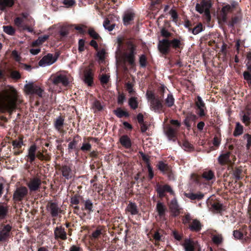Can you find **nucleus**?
Returning a JSON list of instances; mask_svg holds the SVG:
<instances>
[{
  "label": "nucleus",
  "mask_w": 251,
  "mask_h": 251,
  "mask_svg": "<svg viewBox=\"0 0 251 251\" xmlns=\"http://www.w3.org/2000/svg\"><path fill=\"white\" fill-rule=\"evenodd\" d=\"M29 16V14L27 12H22L20 14V16L16 17L14 20V25L18 27H21L23 26V24L24 22V20L27 19Z\"/></svg>",
  "instance_id": "c85d7f7f"
},
{
  "label": "nucleus",
  "mask_w": 251,
  "mask_h": 251,
  "mask_svg": "<svg viewBox=\"0 0 251 251\" xmlns=\"http://www.w3.org/2000/svg\"><path fill=\"white\" fill-rule=\"evenodd\" d=\"M182 223L185 225H188V228L190 230L194 232L201 231L202 226L200 220L192 218L189 213L185 214L183 217Z\"/></svg>",
  "instance_id": "0eeeda50"
},
{
  "label": "nucleus",
  "mask_w": 251,
  "mask_h": 251,
  "mask_svg": "<svg viewBox=\"0 0 251 251\" xmlns=\"http://www.w3.org/2000/svg\"><path fill=\"white\" fill-rule=\"evenodd\" d=\"M135 17V14L132 10L126 11L123 17L124 25L127 26L131 24Z\"/></svg>",
  "instance_id": "5701e85b"
},
{
  "label": "nucleus",
  "mask_w": 251,
  "mask_h": 251,
  "mask_svg": "<svg viewBox=\"0 0 251 251\" xmlns=\"http://www.w3.org/2000/svg\"><path fill=\"white\" fill-rule=\"evenodd\" d=\"M26 184L30 191H36L40 186L41 180L37 177L33 178L30 179Z\"/></svg>",
  "instance_id": "cd10ccee"
},
{
  "label": "nucleus",
  "mask_w": 251,
  "mask_h": 251,
  "mask_svg": "<svg viewBox=\"0 0 251 251\" xmlns=\"http://www.w3.org/2000/svg\"><path fill=\"white\" fill-rule=\"evenodd\" d=\"M26 158L27 162L29 163V165L26 164L28 172L34 171V168H35V172H38L39 167L36 165L37 162L36 159L49 161L50 159V156L44 155V151L40 150L35 144H33L29 147ZM39 172H41V171H39Z\"/></svg>",
  "instance_id": "7ed1b4c3"
},
{
  "label": "nucleus",
  "mask_w": 251,
  "mask_h": 251,
  "mask_svg": "<svg viewBox=\"0 0 251 251\" xmlns=\"http://www.w3.org/2000/svg\"><path fill=\"white\" fill-rule=\"evenodd\" d=\"M51 80L52 83L56 86L61 84L63 86H67L69 83L68 77L62 74L56 75L52 76Z\"/></svg>",
  "instance_id": "dca6fc26"
},
{
  "label": "nucleus",
  "mask_w": 251,
  "mask_h": 251,
  "mask_svg": "<svg viewBox=\"0 0 251 251\" xmlns=\"http://www.w3.org/2000/svg\"><path fill=\"white\" fill-rule=\"evenodd\" d=\"M128 104L131 109H136L137 108L138 106V98L131 97L128 100Z\"/></svg>",
  "instance_id": "8fccbe9b"
},
{
  "label": "nucleus",
  "mask_w": 251,
  "mask_h": 251,
  "mask_svg": "<svg viewBox=\"0 0 251 251\" xmlns=\"http://www.w3.org/2000/svg\"><path fill=\"white\" fill-rule=\"evenodd\" d=\"M189 30H191V29H189ZM203 30V27L202 26V25L201 23H199L197 25H196L194 28L192 29V32L193 34H197L200 32L202 31Z\"/></svg>",
  "instance_id": "4d7b16f0"
},
{
  "label": "nucleus",
  "mask_w": 251,
  "mask_h": 251,
  "mask_svg": "<svg viewBox=\"0 0 251 251\" xmlns=\"http://www.w3.org/2000/svg\"><path fill=\"white\" fill-rule=\"evenodd\" d=\"M156 167L158 170L164 172L169 170V166L163 161H159L156 165Z\"/></svg>",
  "instance_id": "09e8293b"
},
{
  "label": "nucleus",
  "mask_w": 251,
  "mask_h": 251,
  "mask_svg": "<svg viewBox=\"0 0 251 251\" xmlns=\"http://www.w3.org/2000/svg\"><path fill=\"white\" fill-rule=\"evenodd\" d=\"M250 117L249 112L245 114L242 118V121L245 124L246 126H249L250 124Z\"/></svg>",
  "instance_id": "0e129e2a"
},
{
  "label": "nucleus",
  "mask_w": 251,
  "mask_h": 251,
  "mask_svg": "<svg viewBox=\"0 0 251 251\" xmlns=\"http://www.w3.org/2000/svg\"><path fill=\"white\" fill-rule=\"evenodd\" d=\"M241 19V17L239 15H235L232 17L230 20H229L228 22L227 21V25L233 27L235 26V25L239 23Z\"/></svg>",
  "instance_id": "49530a36"
},
{
  "label": "nucleus",
  "mask_w": 251,
  "mask_h": 251,
  "mask_svg": "<svg viewBox=\"0 0 251 251\" xmlns=\"http://www.w3.org/2000/svg\"><path fill=\"white\" fill-rule=\"evenodd\" d=\"M219 136L217 135H215L213 139V144L214 146H215L216 148H218L220 145L221 144V134L219 133Z\"/></svg>",
  "instance_id": "338daca9"
},
{
  "label": "nucleus",
  "mask_w": 251,
  "mask_h": 251,
  "mask_svg": "<svg viewBox=\"0 0 251 251\" xmlns=\"http://www.w3.org/2000/svg\"><path fill=\"white\" fill-rule=\"evenodd\" d=\"M80 202L79 196L77 195H75L74 196L71 197L70 203L71 205H77Z\"/></svg>",
  "instance_id": "69168bd1"
},
{
  "label": "nucleus",
  "mask_w": 251,
  "mask_h": 251,
  "mask_svg": "<svg viewBox=\"0 0 251 251\" xmlns=\"http://www.w3.org/2000/svg\"><path fill=\"white\" fill-rule=\"evenodd\" d=\"M105 231V227L103 226H98L96 227V230L89 235L90 238L92 241H96L100 238Z\"/></svg>",
  "instance_id": "a878e982"
},
{
  "label": "nucleus",
  "mask_w": 251,
  "mask_h": 251,
  "mask_svg": "<svg viewBox=\"0 0 251 251\" xmlns=\"http://www.w3.org/2000/svg\"><path fill=\"white\" fill-rule=\"evenodd\" d=\"M10 77L17 81V80L20 79L22 76L19 71L17 70H11L10 71Z\"/></svg>",
  "instance_id": "5fc2aeb1"
},
{
  "label": "nucleus",
  "mask_w": 251,
  "mask_h": 251,
  "mask_svg": "<svg viewBox=\"0 0 251 251\" xmlns=\"http://www.w3.org/2000/svg\"><path fill=\"white\" fill-rule=\"evenodd\" d=\"M126 100V97L124 93L118 92L117 97V103L122 106L124 103V101Z\"/></svg>",
  "instance_id": "13d9d810"
},
{
  "label": "nucleus",
  "mask_w": 251,
  "mask_h": 251,
  "mask_svg": "<svg viewBox=\"0 0 251 251\" xmlns=\"http://www.w3.org/2000/svg\"><path fill=\"white\" fill-rule=\"evenodd\" d=\"M14 3V0H0V10L6 11L7 8L12 7Z\"/></svg>",
  "instance_id": "58836bf2"
},
{
  "label": "nucleus",
  "mask_w": 251,
  "mask_h": 251,
  "mask_svg": "<svg viewBox=\"0 0 251 251\" xmlns=\"http://www.w3.org/2000/svg\"><path fill=\"white\" fill-rule=\"evenodd\" d=\"M139 63L141 68H145L148 64L147 58L145 54H143L139 56Z\"/></svg>",
  "instance_id": "603ef678"
},
{
  "label": "nucleus",
  "mask_w": 251,
  "mask_h": 251,
  "mask_svg": "<svg viewBox=\"0 0 251 251\" xmlns=\"http://www.w3.org/2000/svg\"><path fill=\"white\" fill-rule=\"evenodd\" d=\"M201 174V176L199 174H192L191 176L192 179L197 183H205L206 181L214 179V174Z\"/></svg>",
  "instance_id": "2eb2a0df"
},
{
  "label": "nucleus",
  "mask_w": 251,
  "mask_h": 251,
  "mask_svg": "<svg viewBox=\"0 0 251 251\" xmlns=\"http://www.w3.org/2000/svg\"><path fill=\"white\" fill-rule=\"evenodd\" d=\"M207 203L214 212L221 213L226 210V206L224 205L219 201L209 199Z\"/></svg>",
  "instance_id": "4468645a"
},
{
  "label": "nucleus",
  "mask_w": 251,
  "mask_h": 251,
  "mask_svg": "<svg viewBox=\"0 0 251 251\" xmlns=\"http://www.w3.org/2000/svg\"><path fill=\"white\" fill-rule=\"evenodd\" d=\"M25 89L28 94H35L40 98L43 97V93L44 92L43 89L34 83L31 82L25 85Z\"/></svg>",
  "instance_id": "9b49d317"
},
{
  "label": "nucleus",
  "mask_w": 251,
  "mask_h": 251,
  "mask_svg": "<svg viewBox=\"0 0 251 251\" xmlns=\"http://www.w3.org/2000/svg\"><path fill=\"white\" fill-rule=\"evenodd\" d=\"M175 104V99L172 93H169L167 95V98L164 101V108L162 110L160 113H164L165 111L166 107H172Z\"/></svg>",
  "instance_id": "473e14b6"
},
{
  "label": "nucleus",
  "mask_w": 251,
  "mask_h": 251,
  "mask_svg": "<svg viewBox=\"0 0 251 251\" xmlns=\"http://www.w3.org/2000/svg\"><path fill=\"white\" fill-rule=\"evenodd\" d=\"M172 235L175 239L178 241L182 240L183 237V234L176 230L172 231Z\"/></svg>",
  "instance_id": "6e6d98bb"
},
{
  "label": "nucleus",
  "mask_w": 251,
  "mask_h": 251,
  "mask_svg": "<svg viewBox=\"0 0 251 251\" xmlns=\"http://www.w3.org/2000/svg\"><path fill=\"white\" fill-rule=\"evenodd\" d=\"M157 191L159 197H160L165 196V192L170 193L171 194L173 193L172 188L168 185L159 186L157 189Z\"/></svg>",
  "instance_id": "c9c22d12"
},
{
  "label": "nucleus",
  "mask_w": 251,
  "mask_h": 251,
  "mask_svg": "<svg viewBox=\"0 0 251 251\" xmlns=\"http://www.w3.org/2000/svg\"><path fill=\"white\" fill-rule=\"evenodd\" d=\"M170 122L171 125H167L164 128L165 134L170 141L175 142L181 126V123L176 120H171Z\"/></svg>",
  "instance_id": "423d86ee"
},
{
  "label": "nucleus",
  "mask_w": 251,
  "mask_h": 251,
  "mask_svg": "<svg viewBox=\"0 0 251 251\" xmlns=\"http://www.w3.org/2000/svg\"><path fill=\"white\" fill-rule=\"evenodd\" d=\"M196 116L195 115H187L185 117L184 123L187 129H190L192 126V123L196 120Z\"/></svg>",
  "instance_id": "a19ab883"
},
{
  "label": "nucleus",
  "mask_w": 251,
  "mask_h": 251,
  "mask_svg": "<svg viewBox=\"0 0 251 251\" xmlns=\"http://www.w3.org/2000/svg\"><path fill=\"white\" fill-rule=\"evenodd\" d=\"M243 133V126L239 123H236L234 131L233 132V135L234 137H237L242 134Z\"/></svg>",
  "instance_id": "c03bdc74"
},
{
  "label": "nucleus",
  "mask_w": 251,
  "mask_h": 251,
  "mask_svg": "<svg viewBox=\"0 0 251 251\" xmlns=\"http://www.w3.org/2000/svg\"><path fill=\"white\" fill-rule=\"evenodd\" d=\"M7 88L0 92V111L12 114L17 107L18 94L13 86L7 85Z\"/></svg>",
  "instance_id": "f03ea898"
},
{
  "label": "nucleus",
  "mask_w": 251,
  "mask_h": 251,
  "mask_svg": "<svg viewBox=\"0 0 251 251\" xmlns=\"http://www.w3.org/2000/svg\"><path fill=\"white\" fill-rule=\"evenodd\" d=\"M156 209L158 212V215L160 218H162L165 216L166 208L163 203L158 202L156 205Z\"/></svg>",
  "instance_id": "37998d69"
},
{
  "label": "nucleus",
  "mask_w": 251,
  "mask_h": 251,
  "mask_svg": "<svg viewBox=\"0 0 251 251\" xmlns=\"http://www.w3.org/2000/svg\"><path fill=\"white\" fill-rule=\"evenodd\" d=\"M121 144L126 149H130L131 147V139L127 135L122 136L119 139Z\"/></svg>",
  "instance_id": "f704fd0d"
},
{
  "label": "nucleus",
  "mask_w": 251,
  "mask_h": 251,
  "mask_svg": "<svg viewBox=\"0 0 251 251\" xmlns=\"http://www.w3.org/2000/svg\"><path fill=\"white\" fill-rule=\"evenodd\" d=\"M247 226H244L240 230H234L233 231V236L234 238L236 239H242L243 238L244 234L245 235H247Z\"/></svg>",
  "instance_id": "4c0bfd02"
},
{
  "label": "nucleus",
  "mask_w": 251,
  "mask_h": 251,
  "mask_svg": "<svg viewBox=\"0 0 251 251\" xmlns=\"http://www.w3.org/2000/svg\"><path fill=\"white\" fill-rule=\"evenodd\" d=\"M243 137L244 139H246L247 143L246 145V148L248 150L250 149L251 147V135L246 133L244 135Z\"/></svg>",
  "instance_id": "774afa93"
},
{
  "label": "nucleus",
  "mask_w": 251,
  "mask_h": 251,
  "mask_svg": "<svg viewBox=\"0 0 251 251\" xmlns=\"http://www.w3.org/2000/svg\"><path fill=\"white\" fill-rule=\"evenodd\" d=\"M12 227L11 225L7 224L3 225L0 230V241L6 242L10 236V232Z\"/></svg>",
  "instance_id": "6ab92c4d"
},
{
  "label": "nucleus",
  "mask_w": 251,
  "mask_h": 251,
  "mask_svg": "<svg viewBox=\"0 0 251 251\" xmlns=\"http://www.w3.org/2000/svg\"><path fill=\"white\" fill-rule=\"evenodd\" d=\"M159 94L155 95L151 91H148L146 93L147 99L150 100L151 109L155 112L160 113L164 108V97L165 87L161 86L158 89Z\"/></svg>",
  "instance_id": "20e7f679"
},
{
  "label": "nucleus",
  "mask_w": 251,
  "mask_h": 251,
  "mask_svg": "<svg viewBox=\"0 0 251 251\" xmlns=\"http://www.w3.org/2000/svg\"><path fill=\"white\" fill-rule=\"evenodd\" d=\"M94 72L90 67H86L83 71V81L88 86L94 84Z\"/></svg>",
  "instance_id": "f3484780"
},
{
  "label": "nucleus",
  "mask_w": 251,
  "mask_h": 251,
  "mask_svg": "<svg viewBox=\"0 0 251 251\" xmlns=\"http://www.w3.org/2000/svg\"><path fill=\"white\" fill-rule=\"evenodd\" d=\"M24 136L23 135H20L18 137V139H11L9 143H12V145H13V153L14 155H19L23 152V151L22 150V147L24 145Z\"/></svg>",
  "instance_id": "ddd939ff"
},
{
  "label": "nucleus",
  "mask_w": 251,
  "mask_h": 251,
  "mask_svg": "<svg viewBox=\"0 0 251 251\" xmlns=\"http://www.w3.org/2000/svg\"><path fill=\"white\" fill-rule=\"evenodd\" d=\"M57 58H54L53 54L48 53L45 55L39 62L40 66H45L47 65H50L53 64L56 60Z\"/></svg>",
  "instance_id": "b1692460"
},
{
  "label": "nucleus",
  "mask_w": 251,
  "mask_h": 251,
  "mask_svg": "<svg viewBox=\"0 0 251 251\" xmlns=\"http://www.w3.org/2000/svg\"><path fill=\"white\" fill-rule=\"evenodd\" d=\"M84 202V208H82V210H85L87 211L88 214L94 211L93 209V203L90 199H87L86 201H83Z\"/></svg>",
  "instance_id": "ea45409f"
},
{
  "label": "nucleus",
  "mask_w": 251,
  "mask_h": 251,
  "mask_svg": "<svg viewBox=\"0 0 251 251\" xmlns=\"http://www.w3.org/2000/svg\"><path fill=\"white\" fill-rule=\"evenodd\" d=\"M103 25L105 29L108 30L109 31H111L115 27V24H110V21L108 19H106L104 20Z\"/></svg>",
  "instance_id": "864d4df0"
},
{
  "label": "nucleus",
  "mask_w": 251,
  "mask_h": 251,
  "mask_svg": "<svg viewBox=\"0 0 251 251\" xmlns=\"http://www.w3.org/2000/svg\"><path fill=\"white\" fill-rule=\"evenodd\" d=\"M88 34L90 36L93 38L94 40H98L100 38V35L92 28L88 29Z\"/></svg>",
  "instance_id": "e2e57ef3"
},
{
  "label": "nucleus",
  "mask_w": 251,
  "mask_h": 251,
  "mask_svg": "<svg viewBox=\"0 0 251 251\" xmlns=\"http://www.w3.org/2000/svg\"><path fill=\"white\" fill-rule=\"evenodd\" d=\"M126 90L130 94L131 96L135 95L136 92L133 89V84L130 82H127L126 84Z\"/></svg>",
  "instance_id": "052dcab7"
},
{
  "label": "nucleus",
  "mask_w": 251,
  "mask_h": 251,
  "mask_svg": "<svg viewBox=\"0 0 251 251\" xmlns=\"http://www.w3.org/2000/svg\"><path fill=\"white\" fill-rule=\"evenodd\" d=\"M182 146L185 151H194V146L190 143L188 141L184 140L182 142Z\"/></svg>",
  "instance_id": "bf43d9fd"
},
{
  "label": "nucleus",
  "mask_w": 251,
  "mask_h": 251,
  "mask_svg": "<svg viewBox=\"0 0 251 251\" xmlns=\"http://www.w3.org/2000/svg\"><path fill=\"white\" fill-rule=\"evenodd\" d=\"M195 104L200 110L199 115L201 117L205 115L204 109L206 108L204 102L200 96H198L195 100Z\"/></svg>",
  "instance_id": "c756f323"
},
{
  "label": "nucleus",
  "mask_w": 251,
  "mask_h": 251,
  "mask_svg": "<svg viewBox=\"0 0 251 251\" xmlns=\"http://www.w3.org/2000/svg\"><path fill=\"white\" fill-rule=\"evenodd\" d=\"M47 210L52 217H56L61 210L56 202L49 201L47 204Z\"/></svg>",
  "instance_id": "412c9836"
},
{
  "label": "nucleus",
  "mask_w": 251,
  "mask_h": 251,
  "mask_svg": "<svg viewBox=\"0 0 251 251\" xmlns=\"http://www.w3.org/2000/svg\"><path fill=\"white\" fill-rule=\"evenodd\" d=\"M182 246L185 251H201L200 243L192 239H185Z\"/></svg>",
  "instance_id": "f8f14e48"
},
{
  "label": "nucleus",
  "mask_w": 251,
  "mask_h": 251,
  "mask_svg": "<svg viewBox=\"0 0 251 251\" xmlns=\"http://www.w3.org/2000/svg\"><path fill=\"white\" fill-rule=\"evenodd\" d=\"M137 46L131 41L126 42V49L123 54L124 62L127 63L131 68H135Z\"/></svg>",
  "instance_id": "39448f33"
},
{
  "label": "nucleus",
  "mask_w": 251,
  "mask_h": 251,
  "mask_svg": "<svg viewBox=\"0 0 251 251\" xmlns=\"http://www.w3.org/2000/svg\"><path fill=\"white\" fill-rule=\"evenodd\" d=\"M160 33L162 36L165 38L159 40L158 43V49L160 53L166 55L169 54L172 50H174L176 53L181 52L185 46L184 40L181 37L169 39L172 34L165 27L161 30Z\"/></svg>",
  "instance_id": "f257e3e1"
},
{
  "label": "nucleus",
  "mask_w": 251,
  "mask_h": 251,
  "mask_svg": "<svg viewBox=\"0 0 251 251\" xmlns=\"http://www.w3.org/2000/svg\"><path fill=\"white\" fill-rule=\"evenodd\" d=\"M8 209L6 206L2 203H0V219L5 218L8 214Z\"/></svg>",
  "instance_id": "de8ad7c7"
},
{
  "label": "nucleus",
  "mask_w": 251,
  "mask_h": 251,
  "mask_svg": "<svg viewBox=\"0 0 251 251\" xmlns=\"http://www.w3.org/2000/svg\"><path fill=\"white\" fill-rule=\"evenodd\" d=\"M28 189L25 186H20L16 188L13 192V200L15 202L22 201L27 197Z\"/></svg>",
  "instance_id": "9d476101"
},
{
  "label": "nucleus",
  "mask_w": 251,
  "mask_h": 251,
  "mask_svg": "<svg viewBox=\"0 0 251 251\" xmlns=\"http://www.w3.org/2000/svg\"><path fill=\"white\" fill-rule=\"evenodd\" d=\"M81 138L78 135L74 136L73 141L68 144V150L69 152H71L72 150H77V145L81 141Z\"/></svg>",
  "instance_id": "7c9ffc66"
},
{
  "label": "nucleus",
  "mask_w": 251,
  "mask_h": 251,
  "mask_svg": "<svg viewBox=\"0 0 251 251\" xmlns=\"http://www.w3.org/2000/svg\"><path fill=\"white\" fill-rule=\"evenodd\" d=\"M110 80V76L106 75H102L100 78L101 85L104 87V85L107 84Z\"/></svg>",
  "instance_id": "680f3d73"
},
{
  "label": "nucleus",
  "mask_w": 251,
  "mask_h": 251,
  "mask_svg": "<svg viewBox=\"0 0 251 251\" xmlns=\"http://www.w3.org/2000/svg\"><path fill=\"white\" fill-rule=\"evenodd\" d=\"M113 113L119 119L123 118V117L128 118L130 116L129 113L122 107H117L113 110Z\"/></svg>",
  "instance_id": "2f4dec72"
},
{
  "label": "nucleus",
  "mask_w": 251,
  "mask_h": 251,
  "mask_svg": "<svg viewBox=\"0 0 251 251\" xmlns=\"http://www.w3.org/2000/svg\"><path fill=\"white\" fill-rule=\"evenodd\" d=\"M3 30L4 32L10 35H14L16 32V29L12 25H3Z\"/></svg>",
  "instance_id": "3c124183"
},
{
  "label": "nucleus",
  "mask_w": 251,
  "mask_h": 251,
  "mask_svg": "<svg viewBox=\"0 0 251 251\" xmlns=\"http://www.w3.org/2000/svg\"><path fill=\"white\" fill-rule=\"evenodd\" d=\"M64 118L63 116H59L54 120V127L60 133H64L63 129L64 125Z\"/></svg>",
  "instance_id": "bb28decb"
},
{
  "label": "nucleus",
  "mask_w": 251,
  "mask_h": 251,
  "mask_svg": "<svg viewBox=\"0 0 251 251\" xmlns=\"http://www.w3.org/2000/svg\"><path fill=\"white\" fill-rule=\"evenodd\" d=\"M235 4L232 3L231 5L226 4L224 6L221 10L222 20L224 23H227L228 14L232 13L235 7Z\"/></svg>",
  "instance_id": "aec40b11"
},
{
  "label": "nucleus",
  "mask_w": 251,
  "mask_h": 251,
  "mask_svg": "<svg viewBox=\"0 0 251 251\" xmlns=\"http://www.w3.org/2000/svg\"><path fill=\"white\" fill-rule=\"evenodd\" d=\"M184 195L189 198L191 201H201L204 197V195L199 192L198 193H193L191 191H189L188 193H185Z\"/></svg>",
  "instance_id": "72a5a7b5"
},
{
  "label": "nucleus",
  "mask_w": 251,
  "mask_h": 251,
  "mask_svg": "<svg viewBox=\"0 0 251 251\" xmlns=\"http://www.w3.org/2000/svg\"><path fill=\"white\" fill-rule=\"evenodd\" d=\"M54 238L55 240L59 241L66 240L67 239V232L65 227L62 226H57L54 228Z\"/></svg>",
  "instance_id": "a211bd4d"
},
{
  "label": "nucleus",
  "mask_w": 251,
  "mask_h": 251,
  "mask_svg": "<svg viewBox=\"0 0 251 251\" xmlns=\"http://www.w3.org/2000/svg\"><path fill=\"white\" fill-rule=\"evenodd\" d=\"M142 158L144 162L145 165L147 166V167L148 168V173H153L151 166L150 164V160L149 158V156L148 155H146V154H145L143 152L141 151L140 152Z\"/></svg>",
  "instance_id": "79ce46f5"
},
{
  "label": "nucleus",
  "mask_w": 251,
  "mask_h": 251,
  "mask_svg": "<svg viewBox=\"0 0 251 251\" xmlns=\"http://www.w3.org/2000/svg\"><path fill=\"white\" fill-rule=\"evenodd\" d=\"M126 211L130 213L132 215H136V214H138L139 213V210L138 209L137 204L131 201L129 202V203L126 209Z\"/></svg>",
  "instance_id": "e433bc0d"
},
{
  "label": "nucleus",
  "mask_w": 251,
  "mask_h": 251,
  "mask_svg": "<svg viewBox=\"0 0 251 251\" xmlns=\"http://www.w3.org/2000/svg\"><path fill=\"white\" fill-rule=\"evenodd\" d=\"M212 240L215 245L219 246L222 243L223 239L221 234H212Z\"/></svg>",
  "instance_id": "a18cd8bd"
},
{
  "label": "nucleus",
  "mask_w": 251,
  "mask_h": 251,
  "mask_svg": "<svg viewBox=\"0 0 251 251\" xmlns=\"http://www.w3.org/2000/svg\"><path fill=\"white\" fill-rule=\"evenodd\" d=\"M169 207L172 211L173 215L176 217L179 215L181 209L179 205L177 200L176 198H174L171 201Z\"/></svg>",
  "instance_id": "393cba45"
},
{
  "label": "nucleus",
  "mask_w": 251,
  "mask_h": 251,
  "mask_svg": "<svg viewBox=\"0 0 251 251\" xmlns=\"http://www.w3.org/2000/svg\"><path fill=\"white\" fill-rule=\"evenodd\" d=\"M166 233L164 230L161 228H157L154 231L152 238L155 241V245H158L160 242H164L165 240Z\"/></svg>",
  "instance_id": "4be33fe9"
},
{
  "label": "nucleus",
  "mask_w": 251,
  "mask_h": 251,
  "mask_svg": "<svg viewBox=\"0 0 251 251\" xmlns=\"http://www.w3.org/2000/svg\"><path fill=\"white\" fill-rule=\"evenodd\" d=\"M212 6L211 2L208 0H202L201 3H197L196 10L200 13L204 12V14L208 20H210V9Z\"/></svg>",
  "instance_id": "1a4fd4ad"
},
{
  "label": "nucleus",
  "mask_w": 251,
  "mask_h": 251,
  "mask_svg": "<svg viewBox=\"0 0 251 251\" xmlns=\"http://www.w3.org/2000/svg\"><path fill=\"white\" fill-rule=\"evenodd\" d=\"M231 152L229 151H226V152L222 153L218 158V161L222 167H225L227 168V171L229 173L233 171L234 162L231 161L230 159L231 156ZM233 157V161H235L236 158L235 156L232 155Z\"/></svg>",
  "instance_id": "6e6552de"
}]
</instances>
